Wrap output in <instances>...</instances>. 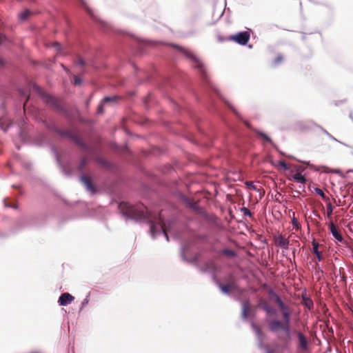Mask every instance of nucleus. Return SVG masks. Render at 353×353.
Here are the masks:
<instances>
[{
	"instance_id": "obj_36",
	"label": "nucleus",
	"mask_w": 353,
	"mask_h": 353,
	"mask_svg": "<svg viewBox=\"0 0 353 353\" xmlns=\"http://www.w3.org/2000/svg\"><path fill=\"white\" fill-rule=\"evenodd\" d=\"M327 136L330 139H332V140H333V141H336V142H338V143H341V144H342V145H345V146H346V147H347V148H352V146H350V145L346 144V143H343V142H342V141H341L338 140L337 139H336V138H335L334 137H333V136H332L330 132H328V134H327Z\"/></svg>"
},
{
	"instance_id": "obj_57",
	"label": "nucleus",
	"mask_w": 353,
	"mask_h": 353,
	"mask_svg": "<svg viewBox=\"0 0 353 353\" xmlns=\"http://www.w3.org/2000/svg\"><path fill=\"white\" fill-rule=\"evenodd\" d=\"M350 172H353V170L352 169H350V170H348L347 171V174L350 173Z\"/></svg>"
},
{
	"instance_id": "obj_2",
	"label": "nucleus",
	"mask_w": 353,
	"mask_h": 353,
	"mask_svg": "<svg viewBox=\"0 0 353 353\" xmlns=\"http://www.w3.org/2000/svg\"><path fill=\"white\" fill-rule=\"evenodd\" d=\"M282 316L283 322L278 319H271L268 321V328L272 333L276 335L279 340L289 343L292 341L291 314L289 308L282 311Z\"/></svg>"
},
{
	"instance_id": "obj_35",
	"label": "nucleus",
	"mask_w": 353,
	"mask_h": 353,
	"mask_svg": "<svg viewBox=\"0 0 353 353\" xmlns=\"http://www.w3.org/2000/svg\"><path fill=\"white\" fill-rule=\"evenodd\" d=\"M104 102H103V101L101 100V102L99 103V104L98 105V107H97V113L98 114H101L103 113L104 112Z\"/></svg>"
},
{
	"instance_id": "obj_53",
	"label": "nucleus",
	"mask_w": 353,
	"mask_h": 353,
	"mask_svg": "<svg viewBox=\"0 0 353 353\" xmlns=\"http://www.w3.org/2000/svg\"><path fill=\"white\" fill-rule=\"evenodd\" d=\"M61 66L64 71H65L67 73H68V72H69L68 69L63 64H61Z\"/></svg>"
},
{
	"instance_id": "obj_49",
	"label": "nucleus",
	"mask_w": 353,
	"mask_h": 353,
	"mask_svg": "<svg viewBox=\"0 0 353 353\" xmlns=\"http://www.w3.org/2000/svg\"><path fill=\"white\" fill-rule=\"evenodd\" d=\"M77 64L80 65H85V62L83 59H79L77 61Z\"/></svg>"
},
{
	"instance_id": "obj_39",
	"label": "nucleus",
	"mask_w": 353,
	"mask_h": 353,
	"mask_svg": "<svg viewBox=\"0 0 353 353\" xmlns=\"http://www.w3.org/2000/svg\"><path fill=\"white\" fill-rule=\"evenodd\" d=\"M86 163H87L86 159L85 158H82L81 159V161H80V163L79 165L78 169L79 170H82L84 168V167L85 166Z\"/></svg>"
},
{
	"instance_id": "obj_30",
	"label": "nucleus",
	"mask_w": 353,
	"mask_h": 353,
	"mask_svg": "<svg viewBox=\"0 0 353 353\" xmlns=\"http://www.w3.org/2000/svg\"><path fill=\"white\" fill-rule=\"evenodd\" d=\"M118 99H119V97L118 96H117V95L107 96V97H105L102 99V101L104 103H108V102H114V103H116Z\"/></svg>"
},
{
	"instance_id": "obj_8",
	"label": "nucleus",
	"mask_w": 353,
	"mask_h": 353,
	"mask_svg": "<svg viewBox=\"0 0 353 353\" xmlns=\"http://www.w3.org/2000/svg\"><path fill=\"white\" fill-rule=\"evenodd\" d=\"M150 225V232L152 239H155L157 236L163 234L167 241H169V236L165 231L164 223L161 220L160 223H156L154 221H148Z\"/></svg>"
},
{
	"instance_id": "obj_19",
	"label": "nucleus",
	"mask_w": 353,
	"mask_h": 353,
	"mask_svg": "<svg viewBox=\"0 0 353 353\" xmlns=\"http://www.w3.org/2000/svg\"><path fill=\"white\" fill-rule=\"evenodd\" d=\"M251 327H252L257 339L260 341H262L263 338V332L261 330V329L260 328V327L259 325H257L256 324H255V323L254 321L251 322Z\"/></svg>"
},
{
	"instance_id": "obj_61",
	"label": "nucleus",
	"mask_w": 353,
	"mask_h": 353,
	"mask_svg": "<svg viewBox=\"0 0 353 353\" xmlns=\"http://www.w3.org/2000/svg\"><path fill=\"white\" fill-rule=\"evenodd\" d=\"M65 174H68V175H70V173H69V172H65Z\"/></svg>"
},
{
	"instance_id": "obj_62",
	"label": "nucleus",
	"mask_w": 353,
	"mask_h": 353,
	"mask_svg": "<svg viewBox=\"0 0 353 353\" xmlns=\"http://www.w3.org/2000/svg\"><path fill=\"white\" fill-rule=\"evenodd\" d=\"M352 121H353V119H352Z\"/></svg>"
},
{
	"instance_id": "obj_50",
	"label": "nucleus",
	"mask_w": 353,
	"mask_h": 353,
	"mask_svg": "<svg viewBox=\"0 0 353 353\" xmlns=\"http://www.w3.org/2000/svg\"><path fill=\"white\" fill-rule=\"evenodd\" d=\"M335 173L338 174L340 176L345 178L346 176L342 173V172L339 170L335 171Z\"/></svg>"
},
{
	"instance_id": "obj_41",
	"label": "nucleus",
	"mask_w": 353,
	"mask_h": 353,
	"mask_svg": "<svg viewBox=\"0 0 353 353\" xmlns=\"http://www.w3.org/2000/svg\"><path fill=\"white\" fill-rule=\"evenodd\" d=\"M279 165L281 167H282L285 170H289V166L287 165V163L284 161H282V160L279 161Z\"/></svg>"
},
{
	"instance_id": "obj_6",
	"label": "nucleus",
	"mask_w": 353,
	"mask_h": 353,
	"mask_svg": "<svg viewBox=\"0 0 353 353\" xmlns=\"http://www.w3.org/2000/svg\"><path fill=\"white\" fill-rule=\"evenodd\" d=\"M250 30L241 31L236 34L230 35L227 39L219 38V41L223 42L225 40L233 41L240 46H245L250 39Z\"/></svg>"
},
{
	"instance_id": "obj_9",
	"label": "nucleus",
	"mask_w": 353,
	"mask_h": 353,
	"mask_svg": "<svg viewBox=\"0 0 353 353\" xmlns=\"http://www.w3.org/2000/svg\"><path fill=\"white\" fill-rule=\"evenodd\" d=\"M63 133V137H68L72 140L77 145L83 149L86 148V144L79 138V137L75 134L72 133L68 130H65Z\"/></svg>"
},
{
	"instance_id": "obj_20",
	"label": "nucleus",
	"mask_w": 353,
	"mask_h": 353,
	"mask_svg": "<svg viewBox=\"0 0 353 353\" xmlns=\"http://www.w3.org/2000/svg\"><path fill=\"white\" fill-rule=\"evenodd\" d=\"M214 279L215 277L214 276ZM216 285L218 286L221 292L226 295L230 294V286L228 284H223L219 281L214 279Z\"/></svg>"
},
{
	"instance_id": "obj_55",
	"label": "nucleus",
	"mask_w": 353,
	"mask_h": 353,
	"mask_svg": "<svg viewBox=\"0 0 353 353\" xmlns=\"http://www.w3.org/2000/svg\"><path fill=\"white\" fill-rule=\"evenodd\" d=\"M3 65H4L3 61L1 59H0V66H3Z\"/></svg>"
},
{
	"instance_id": "obj_52",
	"label": "nucleus",
	"mask_w": 353,
	"mask_h": 353,
	"mask_svg": "<svg viewBox=\"0 0 353 353\" xmlns=\"http://www.w3.org/2000/svg\"><path fill=\"white\" fill-rule=\"evenodd\" d=\"M265 353H274V352L268 347H265Z\"/></svg>"
},
{
	"instance_id": "obj_37",
	"label": "nucleus",
	"mask_w": 353,
	"mask_h": 353,
	"mask_svg": "<svg viewBox=\"0 0 353 353\" xmlns=\"http://www.w3.org/2000/svg\"><path fill=\"white\" fill-rule=\"evenodd\" d=\"M73 84L74 85H80L82 83L81 79L77 75H72Z\"/></svg>"
},
{
	"instance_id": "obj_24",
	"label": "nucleus",
	"mask_w": 353,
	"mask_h": 353,
	"mask_svg": "<svg viewBox=\"0 0 353 353\" xmlns=\"http://www.w3.org/2000/svg\"><path fill=\"white\" fill-rule=\"evenodd\" d=\"M301 169L297 170V172L292 176V179L295 180L297 183L304 184L306 182V179L303 174L299 172V171ZM303 170H301V171Z\"/></svg>"
},
{
	"instance_id": "obj_45",
	"label": "nucleus",
	"mask_w": 353,
	"mask_h": 353,
	"mask_svg": "<svg viewBox=\"0 0 353 353\" xmlns=\"http://www.w3.org/2000/svg\"><path fill=\"white\" fill-rule=\"evenodd\" d=\"M268 294L274 299V301L275 300L276 296H279L276 293L274 292L273 290H270L268 291Z\"/></svg>"
},
{
	"instance_id": "obj_3",
	"label": "nucleus",
	"mask_w": 353,
	"mask_h": 353,
	"mask_svg": "<svg viewBox=\"0 0 353 353\" xmlns=\"http://www.w3.org/2000/svg\"><path fill=\"white\" fill-rule=\"evenodd\" d=\"M121 212L126 219L132 220L136 222H142L148 220V216L144 206H134L128 203L119 205Z\"/></svg>"
},
{
	"instance_id": "obj_51",
	"label": "nucleus",
	"mask_w": 353,
	"mask_h": 353,
	"mask_svg": "<svg viewBox=\"0 0 353 353\" xmlns=\"http://www.w3.org/2000/svg\"><path fill=\"white\" fill-rule=\"evenodd\" d=\"M212 223H215L217 220V217L216 216L212 215L211 218L208 219Z\"/></svg>"
},
{
	"instance_id": "obj_31",
	"label": "nucleus",
	"mask_w": 353,
	"mask_h": 353,
	"mask_svg": "<svg viewBox=\"0 0 353 353\" xmlns=\"http://www.w3.org/2000/svg\"><path fill=\"white\" fill-rule=\"evenodd\" d=\"M326 207H327L326 216L327 218H331L334 208L330 202H328L327 203Z\"/></svg>"
},
{
	"instance_id": "obj_60",
	"label": "nucleus",
	"mask_w": 353,
	"mask_h": 353,
	"mask_svg": "<svg viewBox=\"0 0 353 353\" xmlns=\"http://www.w3.org/2000/svg\"><path fill=\"white\" fill-rule=\"evenodd\" d=\"M20 92H21V94H22L23 95H26V94H25V93H23L21 90H20Z\"/></svg>"
},
{
	"instance_id": "obj_46",
	"label": "nucleus",
	"mask_w": 353,
	"mask_h": 353,
	"mask_svg": "<svg viewBox=\"0 0 353 353\" xmlns=\"http://www.w3.org/2000/svg\"><path fill=\"white\" fill-rule=\"evenodd\" d=\"M316 127L318 128L319 129L321 130V131L325 134V135L328 134V132L324 129L322 126L319 125H317V124H315Z\"/></svg>"
},
{
	"instance_id": "obj_33",
	"label": "nucleus",
	"mask_w": 353,
	"mask_h": 353,
	"mask_svg": "<svg viewBox=\"0 0 353 353\" xmlns=\"http://www.w3.org/2000/svg\"><path fill=\"white\" fill-rule=\"evenodd\" d=\"M30 13V11L29 10H24L23 12H22L21 13L19 14V18L21 21H24L26 20L28 17L29 16Z\"/></svg>"
},
{
	"instance_id": "obj_18",
	"label": "nucleus",
	"mask_w": 353,
	"mask_h": 353,
	"mask_svg": "<svg viewBox=\"0 0 353 353\" xmlns=\"http://www.w3.org/2000/svg\"><path fill=\"white\" fill-rule=\"evenodd\" d=\"M302 301L303 305L309 310L313 308L314 303L310 297H309L305 292L302 294Z\"/></svg>"
},
{
	"instance_id": "obj_27",
	"label": "nucleus",
	"mask_w": 353,
	"mask_h": 353,
	"mask_svg": "<svg viewBox=\"0 0 353 353\" xmlns=\"http://www.w3.org/2000/svg\"><path fill=\"white\" fill-rule=\"evenodd\" d=\"M220 254H225L229 257H234L236 256L235 251L230 249H223L219 251Z\"/></svg>"
},
{
	"instance_id": "obj_54",
	"label": "nucleus",
	"mask_w": 353,
	"mask_h": 353,
	"mask_svg": "<svg viewBox=\"0 0 353 353\" xmlns=\"http://www.w3.org/2000/svg\"><path fill=\"white\" fill-rule=\"evenodd\" d=\"M303 163H305V165H307V166L310 167V168H313V165L310 163V161H303Z\"/></svg>"
},
{
	"instance_id": "obj_44",
	"label": "nucleus",
	"mask_w": 353,
	"mask_h": 353,
	"mask_svg": "<svg viewBox=\"0 0 353 353\" xmlns=\"http://www.w3.org/2000/svg\"><path fill=\"white\" fill-rule=\"evenodd\" d=\"M245 185H247V186H248V187H250L252 190H255V191H256V190H257V188H256V185H254L253 184V183H252V182H251V181H247V182H245Z\"/></svg>"
},
{
	"instance_id": "obj_4",
	"label": "nucleus",
	"mask_w": 353,
	"mask_h": 353,
	"mask_svg": "<svg viewBox=\"0 0 353 353\" xmlns=\"http://www.w3.org/2000/svg\"><path fill=\"white\" fill-rule=\"evenodd\" d=\"M32 88L33 91L35 92L42 99L46 105L50 106L59 112L63 111L64 110V108L59 99L51 94L44 92L39 85L33 83Z\"/></svg>"
},
{
	"instance_id": "obj_14",
	"label": "nucleus",
	"mask_w": 353,
	"mask_h": 353,
	"mask_svg": "<svg viewBox=\"0 0 353 353\" xmlns=\"http://www.w3.org/2000/svg\"><path fill=\"white\" fill-rule=\"evenodd\" d=\"M253 130L256 133L259 138L263 139L266 143L271 144L276 150H279L277 145L268 134L257 129H253Z\"/></svg>"
},
{
	"instance_id": "obj_7",
	"label": "nucleus",
	"mask_w": 353,
	"mask_h": 353,
	"mask_svg": "<svg viewBox=\"0 0 353 353\" xmlns=\"http://www.w3.org/2000/svg\"><path fill=\"white\" fill-rule=\"evenodd\" d=\"M0 128L4 132H7L10 128H15L17 138L22 142H26V134L19 125H14L12 122L8 121L4 117H2L0 119Z\"/></svg>"
},
{
	"instance_id": "obj_15",
	"label": "nucleus",
	"mask_w": 353,
	"mask_h": 353,
	"mask_svg": "<svg viewBox=\"0 0 353 353\" xmlns=\"http://www.w3.org/2000/svg\"><path fill=\"white\" fill-rule=\"evenodd\" d=\"M329 228L330 230V232L333 237L338 241L342 242L343 241V238L340 233V232L336 229L335 225L333 222H330L329 224Z\"/></svg>"
},
{
	"instance_id": "obj_34",
	"label": "nucleus",
	"mask_w": 353,
	"mask_h": 353,
	"mask_svg": "<svg viewBox=\"0 0 353 353\" xmlns=\"http://www.w3.org/2000/svg\"><path fill=\"white\" fill-rule=\"evenodd\" d=\"M283 57L281 54H278L274 60L272 61L274 66H277L283 61Z\"/></svg>"
},
{
	"instance_id": "obj_58",
	"label": "nucleus",
	"mask_w": 353,
	"mask_h": 353,
	"mask_svg": "<svg viewBox=\"0 0 353 353\" xmlns=\"http://www.w3.org/2000/svg\"><path fill=\"white\" fill-rule=\"evenodd\" d=\"M223 13H224V11H222V12L221 13V14H220V16H219V18H220V17H221L223 16Z\"/></svg>"
},
{
	"instance_id": "obj_48",
	"label": "nucleus",
	"mask_w": 353,
	"mask_h": 353,
	"mask_svg": "<svg viewBox=\"0 0 353 353\" xmlns=\"http://www.w3.org/2000/svg\"><path fill=\"white\" fill-rule=\"evenodd\" d=\"M6 39V37L4 34L0 33V46L2 43Z\"/></svg>"
},
{
	"instance_id": "obj_47",
	"label": "nucleus",
	"mask_w": 353,
	"mask_h": 353,
	"mask_svg": "<svg viewBox=\"0 0 353 353\" xmlns=\"http://www.w3.org/2000/svg\"><path fill=\"white\" fill-rule=\"evenodd\" d=\"M5 206L6 207L12 208H14V209H17L18 208V205L17 204L8 203L6 201H5Z\"/></svg>"
},
{
	"instance_id": "obj_38",
	"label": "nucleus",
	"mask_w": 353,
	"mask_h": 353,
	"mask_svg": "<svg viewBox=\"0 0 353 353\" xmlns=\"http://www.w3.org/2000/svg\"><path fill=\"white\" fill-rule=\"evenodd\" d=\"M241 212L243 214L244 216H252V212L251 211L245 208V207H243L241 208Z\"/></svg>"
},
{
	"instance_id": "obj_28",
	"label": "nucleus",
	"mask_w": 353,
	"mask_h": 353,
	"mask_svg": "<svg viewBox=\"0 0 353 353\" xmlns=\"http://www.w3.org/2000/svg\"><path fill=\"white\" fill-rule=\"evenodd\" d=\"M274 301L279 305L281 311L288 308V307L283 303L279 296H276Z\"/></svg>"
},
{
	"instance_id": "obj_42",
	"label": "nucleus",
	"mask_w": 353,
	"mask_h": 353,
	"mask_svg": "<svg viewBox=\"0 0 353 353\" xmlns=\"http://www.w3.org/2000/svg\"><path fill=\"white\" fill-rule=\"evenodd\" d=\"M52 46L56 49L57 51L61 52L62 50L61 45L59 42H54Z\"/></svg>"
},
{
	"instance_id": "obj_43",
	"label": "nucleus",
	"mask_w": 353,
	"mask_h": 353,
	"mask_svg": "<svg viewBox=\"0 0 353 353\" xmlns=\"http://www.w3.org/2000/svg\"><path fill=\"white\" fill-rule=\"evenodd\" d=\"M51 148H52V150L54 151V153L55 157L57 159V163L59 164H61V161L59 159V156L58 152L54 149V147L53 145H52Z\"/></svg>"
},
{
	"instance_id": "obj_59",
	"label": "nucleus",
	"mask_w": 353,
	"mask_h": 353,
	"mask_svg": "<svg viewBox=\"0 0 353 353\" xmlns=\"http://www.w3.org/2000/svg\"><path fill=\"white\" fill-rule=\"evenodd\" d=\"M350 119L352 120L353 117H352V113L350 114Z\"/></svg>"
},
{
	"instance_id": "obj_12",
	"label": "nucleus",
	"mask_w": 353,
	"mask_h": 353,
	"mask_svg": "<svg viewBox=\"0 0 353 353\" xmlns=\"http://www.w3.org/2000/svg\"><path fill=\"white\" fill-rule=\"evenodd\" d=\"M80 180L85 185L87 191L90 192L92 194H94L96 192V189L92 184L91 179L88 176L83 174L80 176Z\"/></svg>"
},
{
	"instance_id": "obj_40",
	"label": "nucleus",
	"mask_w": 353,
	"mask_h": 353,
	"mask_svg": "<svg viewBox=\"0 0 353 353\" xmlns=\"http://www.w3.org/2000/svg\"><path fill=\"white\" fill-rule=\"evenodd\" d=\"M292 224L294 228L296 230H299L300 228V225L297 221V219L294 216L292 220Z\"/></svg>"
},
{
	"instance_id": "obj_21",
	"label": "nucleus",
	"mask_w": 353,
	"mask_h": 353,
	"mask_svg": "<svg viewBox=\"0 0 353 353\" xmlns=\"http://www.w3.org/2000/svg\"><path fill=\"white\" fill-rule=\"evenodd\" d=\"M290 241L285 236L280 235L278 237L277 245L283 250H288Z\"/></svg>"
},
{
	"instance_id": "obj_17",
	"label": "nucleus",
	"mask_w": 353,
	"mask_h": 353,
	"mask_svg": "<svg viewBox=\"0 0 353 353\" xmlns=\"http://www.w3.org/2000/svg\"><path fill=\"white\" fill-rule=\"evenodd\" d=\"M259 305L262 310H263L268 314H276V310L273 307H272L266 301L260 300Z\"/></svg>"
},
{
	"instance_id": "obj_16",
	"label": "nucleus",
	"mask_w": 353,
	"mask_h": 353,
	"mask_svg": "<svg viewBox=\"0 0 353 353\" xmlns=\"http://www.w3.org/2000/svg\"><path fill=\"white\" fill-rule=\"evenodd\" d=\"M45 127L50 130H52L57 133L61 137H63V133L64 132L65 130H61L59 129L56 124L54 122H47V121H43Z\"/></svg>"
},
{
	"instance_id": "obj_22",
	"label": "nucleus",
	"mask_w": 353,
	"mask_h": 353,
	"mask_svg": "<svg viewBox=\"0 0 353 353\" xmlns=\"http://www.w3.org/2000/svg\"><path fill=\"white\" fill-rule=\"evenodd\" d=\"M241 305H242L241 318H242V319H246L249 315V303L245 301H241Z\"/></svg>"
},
{
	"instance_id": "obj_13",
	"label": "nucleus",
	"mask_w": 353,
	"mask_h": 353,
	"mask_svg": "<svg viewBox=\"0 0 353 353\" xmlns=\"http://www.w3.org/2000/svg\"><path fill=\"white\" fill-rule=\"evenodd\" d=\"M74 297L70 294L65 292L61 294L59 298L58 303L61 306H66L70 304L73 300Z\"/></svg>"
},
{
	"instance_id": "obj_23",
	"label": "nucleus",
	"mask_w": 353,
	"mask_h": 353,
	"mask_svg": "<svg viewBox=\"0 0 353 353\" xmlns=\"http://www.w3.org/2000/svg\"><path fill=\"white\" fill-rule=\"evenodd\" d=\"M83 7L84 8V9L86 10V12L88 13V14L90 15V17L94 20V21H98L99 19H98V17L94 14V12L90 9L86 2L84 1V0H80Z\"/></svg>"
},
{
	"instance_id": "obj_10",
	"label": "nucleus",
	"mask_w": 353,
	"mask_h": 353,
	"mask_svg": "<svg viewBox=\"0 0 353 353\" xmlns=\"http://www.w3.org/2000/svg\"><path fill=\"white\" fill-rule=\"evenodd\" d=\"M181 199L185 203L186 206L191 208L192 210L201 213V208L198 205L196 202L192 201V199L183 194H180Z\"/></svg>"
},
{
	"instance_id": "obj_32",
	"label": "nucleus",
	"mask_w": 353,
	"mask_h": 353,
	"mask_svg": "<svg viewBox=\"0 0 353 353\" xmlns=\"http://www.w3.org/2000/svg\"><path fill=\"white\" fill-rule=\"evenodd\" d=\"M90 293L89 292L85 296L84 299L82 301V302L81 303V306H80V310H81L85 306H86L88 304V303L90 301Z\"/></svg>"
},
{
	"instance_id": "obj_11",
	"label": "nucleus",
	"mask_w": 353,
	"mask_h": 353,
	"mask_svg": "<svg viewBox=\"0 0 353 353\" xmlns=\"http://www.w3.org/2000/svg\"><path fill=\"white\" fill-rule=\"evenodd\" d=\"M297 337L299 341L298 348L302 351H307L309 349L308 341L303 333L301 331L296 332Z\"/></svg>"
},
{
	"instance_id": "obj_26",
	"label": "nucleus",
	"mask_w": 353,
	"mask_h": 353,
	"mask_svg": "<svg viewBox=\"0 0 353 353\" xmlns=\"http://www.w3.org/2000/svg\"><path fill=\"white\" fill-rule=\"evenodd\" d=\"M47 140V137L44 134H40L37 139H35L36 145L39 146H42L45 144V142Z\"/></svg>"
},
{
	"instance_id": "obj_5",
	"label": "nucleus",
	"mask_w": 353,
	"mask_h": 353,
	"mask_svg": "<svg viewBox=\"0 0 353 353\" xmlns=\"http://www.w3.org/2000/svg\"><path fill=\"white\" fill-rule=\"evenodd\" d=\"M180 256L183 261L190 264H194L197 269L202 273L209 272L214 269V266L211 262H205L203 266H201L200 264H199V256L197 254L194 255L192 258H188L185 255V247L183 245L181 246Z\"/></svg>"
},
{
	"instance_id": "obj_25",
	"label": "nucleus",
	"mask_w": 353,
	"mask_h": 353,
	"mask_svg": "<svg viewBox=\"0 0 353 353\" xmlns=\"http://www.w3.org/2000/svg\"><path fill=\"white\" fill-rule=\"evenodd\" d=\"M319 243H317L315 240L312 241V252L316 256L318 261H321L322 260V256L320 251L319 250Z\"/></svg>"
},
{
	"instance_id": "obj_29",
	"label": "nucleus",
	"mask_w": 353,
	"mask_h": 353,
	"mask_svg": "<svg viewBox=\"0 0 353 353\" xmlns=\"http://www.w3.org/2000/svg\"><path fill=\"white\" fill-rule=\"evenodd\" d=\"M314 192L319 195L325 201H329L330 199L325 196L323 191L319 188H315Z\"/></svg>"
},
{
	"instance_id": "obj_1",
	"label": "nucleus",
	"mask_w": 353,
	"mask_h": 353,
	"mask_svg": "<svg viewBox=\"0 0 353 353\" xmlns=\"http://www.w3.org/2000/svg\"><path fill=\"white\" fill-rule=\"evenodd\" d=\"M170 46L181 51L187 59L192 61L193 67L198 70L203 80L205 81L206 83H209L210 88L213 91H214L220 98L223 99L225 104L237 117V118L243 121L248 128H251L250 124L247 121L243 120L242 115L238 112L236 108L232 104H231L228 100L225 99V98H223L221 96L219 90L216 88V87L210 81L205 66L203 63L201 61V60L198 57H196V56L192 51L184 49L182 47H180L176 44L172 43L170 44Z\"/></svg>"
},
{
	"instance_id": "obj_56",
	"label": "nucleus",
	"mask_w": 353,
	"mask_h": 353,
	"mask_svg": "<svg viewBox=\"0 0 353 353\" xmlns=\"http://www.w3.org/2000/svg\"><path fill=\"white\" fill-rule=\"evenodd\" d=\"M19 187V185H12V188H17Z\"/></svg>"
}]
</instances>
